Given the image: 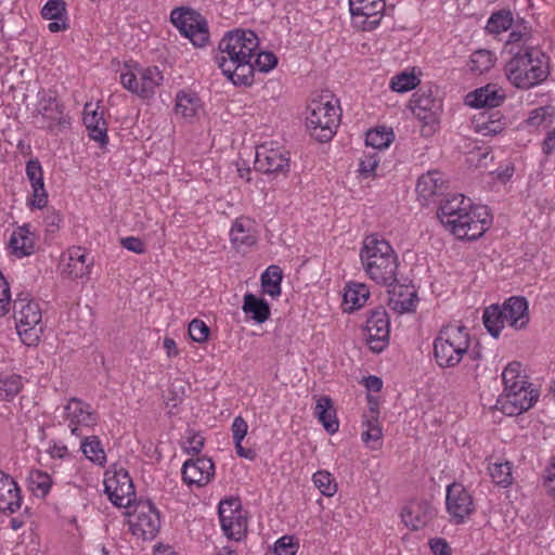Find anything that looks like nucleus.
Here are the masks:
<instances>
[{
    "label": "nucleus",
    "mask_w": 555,
    "mask_h": 555,
    "mask_svg": "<svg viewBox=\"0 0 555 555\" xmlns=\"http://www.w3.org/2000/svg\"><path fill=\"white\" fill-rule=\"evenodd\" d=\"M258 46L257 35L249 29L228 31L220 40L215 61L234 86L250 87L254 83L251 59Z\"/></svg>",
    "instance_id": "obj_1"
},
{
    "label": "nucleus",
    "mask_w": 555,
    "mask_h": 555,
    "mask_svg": "<svg viewBox=\"0 0 555 555\" xmlns=\"http://www.w3.org/2000/svg\"><path fill=\"white\" fill-rule=\"evenodd\" d=\"M504 70L509 82L518 89H529L548 76V57L533 46L512 48Z\"/></svg>",
    "instance_id": "obj_2"
},
{
    "label": "nucleus",
    "mask_w": 555,
    "mask_h": 555,
    "mask_svg": "<svg viewBox=\"0 0 555 555\" xmlns=\"http://www.w3.org/2000/svg\"><path fill=\"white\" fill-rule=\"evenodd\" d=\"M360 259L369 278L377 284L392 286L398 282V256L382 235L373 233L364 237Z\"/></svg>",
    "instance_id": "obj_3"
},
{
    "label": "nucleus",
    "mask_w": 555,
    "mask_h": 555,
    "mask_svg": "<svg viewBox=\"0 0 555 555\" xmlns=\"http://www.w3.org/2000/svg\"><path fill=\"white\" fill-rule=\"evenodd\" d=\"M470 337L464 325L443 326L434 340V356L440 367H454L468 353Z\"/></svg>",
    "instance_id": "obj_4"
},
{
    "label": "nucleus",
    "mask_w": 555,
    "mask_h": 555,
    "mask_svg": "<svg viewBox=\"0 0 555 555\" xmlns=\"http://www.w3.org/2000/svg\"><path fill=\"white\" fill-rule=\"evenodd\" d=\"M339 118V107L333 104L330 94H322L312 99L307 107V128L311 137L320 142H327L333 138Z\"/></svg>",
    "instance_id": "obj_5"
},
{
    "label": "nucleus",
    "mask_w": 555,
    "mask_h": 555,
    "mask_svg": "<svg viewBox=\"0 0 555 555\" xmlns=\"http://www.w3.org/2000/svg\"><path fill=\"white\" fill-rule=\"evenodd\" d=\"M17 334L27 346L36 345L42 333L41 310L28 295L20 293L13 304Z\"/></svg>",
    "instance_id": "obj_6"
},
{
    "label": "nucleus",
    "mask_w": 555,
    "mask_h": 555,
    "mask_svg": "<svg viewBox=\"0 0 555 555\" xmlns=\"http://www.w3.org/2000/svg\"><path fill=\"white\" fill-rule=\"evenodd\" d=\"M491 221L487 207L470 206L453 219H447L443 227L459 240L475 241L483 235Z\"/></svg>",
    "instance_id": "obj_7"
},
{
    "label": "nucleus",
    "mask_w": 555,
    "mask_h": 555,
    "mask_svg": "<svg viewBox=\"0 0 555 555\" xmlns=\"http://www.w3.org/2000/svg\"><path fill=\"white\" fill-rule=\"evenodd\" d=\"M129 530L143 540H152L160 528L159 512L150 501H139L127 511Z\"/></svg>",
    "instance_id": "obj_8"
},
{
    "label": "nucleus",
    "mask_w": 555,
    "mask_h": 555,
    "mask_svg": "<svg viewBox=\"0 0 555 555\" xmlns=\"http://www.w3.org/2000/svg\"><path fill=\"white\" fill-rule=\"evenodd\" d=\"M171 23L198 48L209 40L207 22L204 16L190 8H176L170 13Z\"/></svg>",
    "instance_id": "obj_9"
},
{
    "label": "nucleus",
    "mask_w": 555,
    "mask_h": 555,
    "mask_svg": "<svg viewBox=\"0 0 555 555\" xmlns=\"http://www.w3.org/2000/svg\"><path fill=\"white\" fill-rule=\"evenodd\" d=\"M539 391L527 380H522L516 389L503 392L496 400V409L508 416L519 415L533 406Z\"/></svg>",
    "instance_id": "obj_10"
},
{
    "label": "nucleus",
    "mask_w": 555,
    "mask_h": 555,
    "mask_svg": "<svg viewBox=\"0 0 555 555\" xmlns=\"http://www.w3.org/2000/svg\"><path fill=\"white\" fill-rule=\"evenodd\" d=\"M385 0H349L352 24L362 31H372L380 24Z\"/></svg>",
    "instance_id": "obj_11"
},
{
    "label": "nucleus",
    "mask_w": 555,
    "mask_h": 555,
    "mask_svg": "<svg viewBox=\"0 0 555 555\" xmlns=\"http://www.w3.org/2000/svg\"><path fill=\"white\" fill-rule=\"evenodd\" d=\"M38 101L35 112L44 121L50 131L63 129L69 126V118L64 114V106L60 103L57 94L52 90H40L37 94Z\"/></svg>",
    "instance_id": "obj_12"
},
{
    "label": "nucleus",
    "mask_w": 555,
    "mask_h": 555,
    "mask_svg": "<svg viewBox=\"0 0 555 555\" xmlns=\"http://www.w3.org/2000/svg\"><path fill=\"white\" fill-rule=\"evenodd\" d=\"M238 499L229 498L220 501L218 514L224 534L232 540L240 541L246 532L247 522L242 516Z\"/></svg>",
    "instance_id": "obj_13"
},
{
    "label": "nucleus",
    "mask_w": 555,
    "mask_h": 555,
    "mask_svg": "<svg viewBox=\"0 0 555 555\" xmlns=\"http://www.w3.org/2000/svg\"><path fill=\"white\" fill-rule=\"evenodd\" d=\"M446 506L451 521L455 525L463 524L475 512L472 494L463 485L457 482L448 486Z\"/></svg>",
    "instance_id": "obj_14"
},
{
    "label": "nucleus",
    "mask_w": 555,
    "mask_h": 555,
    "mask_svg": "<svg viewBox=\"0 0 555 555\" xmlns=\"http://www.w3.org/2000/svg\"><path fill=\"white\" fill-rule=\"evenodd\" d=\"M366 341L373 352H382L389 343L390 322L387 311L379 307L371 311L366 320Z\"/></svg>",
    "instance_id": "obj_15"
},
{
    "label": "nucleus",
    "mask_w": 555,
    "mask_h": 555,
    "mask_svg": "<svg viewBox=\"0 0 555 555\" xmlns=\"http://www.w3.org/2000/svg\"><path fill=\"white\" fill-rule=\"evenodd\" d=\"M105 493L115 506L132 507L135 501L134 486L126 469L116 470L113 478L105 480Z\"/></svg>",
    "instance_id": "obj_16"
},
{
    "label": "nucleus",
    "mask_w": 555,
    "mask_h": 555,
    "mask_svg": "<svg viewBox=\"0 0 555 555\" xmlns=\"http://www.w3.org/2000/svg\"><path fill=\"white\" fill-rule=\"evenodd\" d=\"M447 190L448 184L438 170L428 171L417 180V198L423 206L437 204L447 194Z\"/></svg>",
    "instance_id": "obj_17"
},
{
    "label": "nucleus",
    "mask_w": 555,
    "mask_h": 555,
    "mask_svg": "<svg viewBox=\"0 0 555 555\" xmlns=\"http://www.w3.org/2000/svg\"><path fill=\"white\" fill-rule=\"evenodd\" d=\"M255 169L263 173L286 175L289 170V153L259 146L256 151Z\"/></svg>",
    "instance_id": "obj_18"
},
{
    "label": "nucleus",
    "mask_w": 555,
    "mask_h": 555,
    "mask_svg": "<svg viewBox=\"0 0 555 555\" xmlns=\"http://www.w3.org/2000/svg\"><path fill=\"white\" fill-rule=\"evenodd\" d=\"M215 475V465L207 456L190 459L182 466V479L189 486L203 487L207 485Z\"/></svg>",
    "instance_id": "obj_19"
},
{
    "label": "nucleus",
    "mask_w": 555,
    "mask_h": 555,
    "mask_svg": "<svg viewBox=\"0 0 555 555\" xmlns=\"http://www.w3.org/2000/svg\"><path fill=\"white\" fill-rule=\"evenodd\" d=\"M65 415L69 421V428L73 435L82 436L80 426L91 427L96 423V414L90 410V405L83 401L72 398L65 405Z\"/></svg>",
    "instance_id": "obj_20"
},
{
    "label": "nucleus",
    "mask_w": 555,
    "mask_h": 555,
    "mask_svg": "<svg viewBox=\"0 0 555 555\" xmlns=\"http://www.w3.org/2000/svg\"><path fill=\"white\" fill-rule=\"evenodd\" d=\"M505 100V94L496 85H486L469 92L465 96V104L475 108L492 109L499 107Z\"/></svg>",
    "instance_id": "obj_21"
},
{
    "label": "nucleus",
    "mask_w": 555,
    "mask_h": 555,
    "mask_svg": "<svg viewBox=\"0 0 555 555\" xmlns=\"http://www.w3.org/2000/svg\"><path fill=\"white\" fill-rule=\"evenodd\" d=\"M503 319L516 330L526 327L529 322L528 301L522 296H512L501 306Z\"/></svg>",
    "instance_id": "obj_22"
},
{
    "label": "nucleus",
    "mask_w": 555,
    "mask_h": 555,
    "mask_svg": "<svg viewBox=\"0 0 555 555\" xmlns=\"http://www.w3.org/2000/svg\"><path fill=\"white\" fill-rule=\"evenodd\" d=\"M21 490L15 480L0 470V511L15 513L21 508Z\"/></svg>",
    "instance_id": "obj_23"
},
{
    "label": "nucleus",
    "mask_w": 555,
    "mask_h": 555,
    "mask_svg": "<svg viewBox=\"0 0 555 555\" xmlns=\"http://www.w3.org/2000/svg\"><path fill=\"white\" fill-rule=\"evenodd\" d=\"M390 287L388 289L389 307L398 313L412 312L417 301L416 292L412 291L409 286L397 285V283Z\"/></svg>",
    "instance_id": "obj_24"
},
{
    "label": "nucleus",
    "mask_w": 555,
    "mask_h": 555,
    "mask_svg": "<svg viewBox=\"0 0 555 555\" xmlns=\"http://www.w3.org/2000/svg\"><path fill=\"white\" fill-rule=\"evenodd\" d=\"M92 105L87 103L83 109V124L89 132L90 139L99 142L101 145L107 143V125L103 118V113L98 109L90 111Z\"/></svg>",
    "instance_id": "obj_25"
},
{
    "label": "nucleus",
    "mask_w": 555,
    "mask_h": 555,
    "mask_svg": "<svg viewBox=\"0 0 555 555\" xmlns=\"http://www.w3.org/2000/svg\"><path fill=\"white\" fill-rule=\"evenodd\" d=\"M437 204L439 205L437 217L442 225L446 224L447 219H453L472 206L469 202H465V197L462 194L451 196L446 194Z\"/></svg>",
    "instance_id": "obj_26"
},
{
    "label": "nucleus",
    "mask_w": 555,
    "mask_h": 555,
    "mask_svg": "<svg viewBox=\"0 0 555 555\" xmlns=\"http://www.w3.org/2000/svg\"><path fill=\"white\" fill-rule=\"evenodd\" d=\"M231 242L236 247L253 246L257 242V236L251 229V220L241 217L235 219L230 231Z\"/></svg>",
    "instance_id": "obj_27"
},
{
    "label": "nucleus",
    "mask_w": 555,
    "mask_h": 555,
    "mask_svg": "<svg viewBox=\"0 0 555 555\" xmlns=\"http://www.w3.org/2000/svg\"><path fill=\"white\" fill-rule=\"evenodd\" d=\"M314 414L328 434H335L338 430L339 423L330 397L323 396L317 401Z\"/></svg>",
    "instance_id": "obj_28"
},
{
    "label": "nucleus",
    "mask_w": 555,
    "mask_h": 555,
    "mask_svg": "<svg viewBox=\"0 0 555 555\" xmlns=\"http://www.w3.org/2000/svg\"><path fill=\"white\" fill-rule=\"evenodd\" d=\"M12 251L17 257L29 256L34 251V237L29 231V225L24 224L15 230L9 242Z\"/></svg>",
    "instance_id": "obj_29"
},
{
    "label": "nucleus",
    "mask_w": 555,
    "mask_h": 555,
    "mask_svg": "<svg viewBox=\"0 0 555 555\" xmlns=\"http://www.w3.org/2000/svg\"><path fill=\"white\" fill-rule=\"evenodd\" d=\"M370 292L365 284L348 283L344 293L345 311L351 312L361 308L369 299Z\"/></svg>",
    "instance_id": "obj_30"
},
{
    "label": "nucleus",
    "mask_w": 555,
    "mask_h": 555,
    "mask_svg": "<svg viewBox=\"0 0 555 555\" xmlns=\"http://www.w3.org/2000/svg\"><path fill=\"white\" fill-rule=\"evenodd\" d=\"M243 311L250 314V318L257 323H264L270 318V306L263 299L251 293L244 296Z\"/></svg>",
    "instance_id": "obj_31"
},
{
    "label": "nucleus",
    "mask_w": 555,
    "mask_h": 555,
    "mask_svg": "<svg viewBox=\"0 0 555 555\" xmlns=\"http://www.w3.org/2000/svg\"><path fill=\"white\" fill-rule=\"evenodd\" d=\"M282 278V270L279 266H269L261 275L262 292L271 297L280 296Z\"/></svg>",
    "instance_id": "obj_32"
},
{
    "label": "nucleus",
    "mask_w": 555,
    "mask_h": 555,
    "mask_svg": "<svg viewBox=\"0 0 555 555\" xmlns=\"http://www.w3.org/2000/svg\"><path fill=\"white\" fill-rule=\"evenodd\" d=\"M140 96L150 98L163 80L162 72L157 67H147L139 70Z\"/></svg>",
    "instance_id": "obj_33"
},
{
    "label": "nucleus",
    "mask_w": 555,
    "mask_h": 555,
    "mask_svg": "<svg viewBox=\"0 0 555 555\" xmlns=\"http://www.w3.org/2000/svg\"><path fill=\"white\" fill-rule=\"evenodd\" d=\"M364 418L365 420L362 422V426L365 429L361 435L362 441L372 450H377L380 446V440L383 437V431L378 418L367 415H364Z\"/></svg>",
    "instance_id": "obj_34"
},
{
    "label": "nucleus",
    "mask_w": 555,
    "mask_h": 555,
    "mask_svg": "<svg viewBox=\"0 0 555 555\" xmlns=\"http://www.w3.org/2000/svg\"><path fill=\"white\" fill-rule=\"evenodd\" d=\"M482 321L487 331L494 338L500 336L502 328L504 327L505 323H507L506 320L503 319V312L501 306L499 305H491L490 307L486 308L483 311Z\"/></svg>",
    "instance_id": "obj_35"
},
{
    "label": "nucleus",
    "mask_w": 555,
    "mask_h": 555,
    "mask_svg": "<svg viewBox=\"0 0 555 555\" xmlns=\"http://www.w3.org/2000/svg\"><path fill=\"white\" fill-rule=\"evenodd\" d=\"M430 517L431 511L428 506H408L402 512L404 524L414 530L424 527Z\"/></svg>",
    "instance_id": "obj_36"
},
{
    "label": "nucleus",
    "mask_w": 555,
    "mask_h": 555,
    "mask_svg": "<svg viewBox=\"0 0 555 555\" xmlns=\"http://www.w3.org/2000/svg\"><path fill=\"white\" fill-rule=\"evenodd\" d=\"M495 60V55L490 50L479 49L470 55L469 70L475 74H483L493 67Z\"/></svg>",
    "instance_id": "obj_37"
},
{
    "label": "nucleus",
    "mask_w": 555,
    "mask_h": 555,
    "mask_svg": "<svg viewBox=\"0 0 555 555\" xmlns=\"http://www.w3.org/2000/svg\"><path fill=\"white\" fill-rule=\"evenodd\" d=\"M81 451L91 462L103 465L106 462V455L102 443L96 436L86 437L81 442Z\"/></svg>",
    "instance_id": "obj_38"
},
{
    "label": "nucleus",
    "mask_w": 555,
    "mask_h": 555,
    "mask_svg": "<svg viewBox=\"0 0 555 555\" xmlns=\"http://www.w3.org/2000/svg\"><path fill=\"white\" fill-rule=\"evenodd\" d=\"M513 24V14L509 10L502 9L495 11L489 17L486 30L489 34H501L507 30Z\"/></svg>",
    "instance_id": "obj_39"
},
{
    "label": "nucleus",
    "mask_w": 555,
    "mask_h": 555,
    "mask_svg": "<svg viewBox=\"0 0 555 555\" xmlns=\"http://www.w3.org/2000/svg\"><path fill=\"white\" fill-rule=\"evenodd\" d=\"M199 108L198 99L195 95L185 93L183 91L177 94V102L175 111L177 114L191 118L194 117Z\"/></svg>",
    "instance_id": "obj_40"
},
{
    "label": "nucleus",
    "mask_w": 555,
    "mask_h": 555,
    "mask_svg": "<svg viewBox=\"0 0 555 555\" xmlns=\"http://www.w3.org/2000/svg\"><path fill=\"white\" fill-rule=\"evenodd\" d=\"M481 118L483 119L481 122L477 125L480 131H483V134H498L504 129V122L502 121V114L499 111L483 112L481 114Z\"/></svg>",
    "instance_id": "obj_41"
},
{
    "label": "nucleus",
    "mask_w": 555,
    "mask_h": 555,
    "mask_svg": "<svg viewBox=\"0 0 555 555\" xmlns=\"http://www.w3.org/2000/svg\"><path fill=\"white\" fill-rule=\"evenodd\" d=\"M23 387L22 377L20 375H9L0 378V400L12 401Z\"/></svg>",
    "instance_id": "obj_42"
},
{
    "label": "nucleus",
    "mask_w": 555,
    "mask_h": 555,
    "mask_svg": "<svg viewBox=\"0 0 555 555\" xmlns=\"http://www.w3.org/2000/svg\"><path fill=\"white\" fill-rule=\"evenodd\" d=\"M521 364L517 361L511 362L506 365L502 373V379L504 384V391H512V389H516L520 383L525 379V376H521Z\"/></svg>",
    "instance_id": "obj_43"
},
{
    "label": "nucleus",
    "mask_w": 555,
    "mask_h": 555,
    "mask_svg": "<svg viewBox=\"0 0 555 555\" xmlns=\"http://www.w3.org/2000/svg\"><path fill=\"white\" fill-rule=\"evenodd\" d=\"M414 112L420 118H426V115L422 116L421 112H434L439 107V101L433 95L431 90L428 92H416L413 95Z\"/></svg>",
    "instance_id": "obj_44"
},
{
    "label": "nucleus",
    "mask_w": 555,
    "mask_h": 555,
    "mask_svg": "<svg viewBox=\"0 0 555 555\" xmlns=\"http://www.w3.org/2000/svg\"><path fill=\"white\" fill-rule=\"evenodd\" d=\"M393 133L385 128L373 129L367 131L365 137V144L374 150H383L389 146L392 142Z\"/></svg>",
    "instance_id": "obj_45"
},
{
    "label": "nucleus",
    "mask_w": 555,
    "mask_h": 555,
    "mask_svg": "<svg viewBox=\"0 0 555 555\" xmlns=\"http://www.w3.org/2000/svg\"><path fill=\"white\" fill-rule=\"evenodd\" d=\"M313 483L325 496H333L337 492V482L327 470H318L312 476Z\"/></svg>",
    "instance_id": "obj_46"
},
{
    "label": "nucleus",
    "mask_w": 555,
    "mask_h": 555,
    "mask_svg": "<svg viewBox=\"0 0 555 555\" xmlns=\"http://www.w3.org/2000/svg\"><path fill=\"white\" fill-rule=\"evenodd\" d=\"M278 64V57L274 53L268 51H255V56L251 59L253 78L255 79V72L268 73L273 69Z\"/></svg>",
    "instance_id": "obj_47"
},
{
    "label": "nucleus",
    "mask_w": 555,
    "mask_h": 555,
    "mask_svg": "<svg viewBox=\"0 0 555 555\" xmlns=\"http://www.w3.org/2000/svg\"><path fill=\"white\" fill-rule=\"evenodd\" d=\"M69 260L72 262H78L79 269H70L67 271V275L72 279H79L89 273L90 263L87 262V254L81 247H74L69 249Z\"/></svg>",
    "instance_id": "obj_48"
},
{
    "label": "nucleus",
    "mask_w": 555,
    "mask_h": 555,
    "mask_svg": "<svg viewBox=\"0 0 555 555\" xmlns=\"http://www.w3.org/2000/svg\"><path fill=\"white\" fill-rule=\"evenodd\" d=\"M29 483L31 491L37 496H46L52 486L51 477L43 472L40 470H34L29 475Z\"/></svg>",
    "instance_id": "obj_49"
},
{
    "label": "nucleus",
    "mask_w": 555,
    "mask_h": 555,
    "mask_svg": "<svg viewBox=\"0 0 555 555\" xmlns=\"http://www.w3.org/2000/svg\"><path fill=\"white\" fill-rule=\"evenodd\" d=\"M488 470L496 485L507 487L512 483V465L509 462L490 464Z\"/></svg>",
    "instance_id": "obj_50"
},
{
    "label": "nucleus",
    "mask_w": 555,
    "mask_h": 555,
    "mask_svg": "<svg viewBox=\"0 0 555 555\" xmlns=\"http://www.w3.org/2000/svg\"><path fill=\"white\" fill-rule=\"evenodd\" d=\"M420 83V79L413 73L402 72L390 81L391 90L396 92H406L414 89Z\"/></svg>",
    "instance_id": "obj_51"
},
{
    "label": "nucleus",
    "mask_w": 555,
    "mask_h": 555,
    "mask_svg": "<svg viewBox=\"0 0 555 555\" xmlns=\"http://www.w3.org/2000/svg\"><path fill=\"white\" fill-rule=\"evenodd\" d=\"M44 20H62L67 17L66 3L64 0H49L41 10Z\"/></svg>",
    "instance_id": "obj_52"
},
{
    "label": "nucleus",
    "mask_w": 555,
    "mask_h": 555,
    "mask_svg": "<svg viewBox=\"0 0 555 555\" xmlns=\"http://www.w3.org/2000/svg\"><path fill=\"white\" fill-rule=\"evenodd\" d=\"M26 176L31 184V188H41L42 185H44L43 170L40 162L37 158L29 159L26 163Z\"/></svg>",
    "instance_id": "obj_53"
},
{
    "label": "nucleus",
    "mask_w": 555,
    "mask_h": 555,
    "mask_svg": "<svg viewBox=\"0 0 555 555\" xmlns=\"http://www.w3.org/2000/svg\"><path fill=\"white\" fill-rule=\"evenodd\" d=\"M210 328L199 319H194L189 324V335L196 343H205L208 339Z\"/></svg>",
    "instance_id": "obj_54"
},
{
    "label": "nucleus",
    "mask_w": 555,
    "mask_h": 555,
    "mask_svg": "<svg viewBox=\"0 0 555 555\" xmlns=\"http://www.w3.org/2000/svg\"><path fill=\"white\" fill-rule=\"evenodd\" d=\"M298 541L292 535L280 538L274 544L275 555H295L298 551Z\"/></svg>",
    "instance_id": "obj_55"
},
{
    "label": "nucleus",
    "mask_w": 555,
    "mask_h": 555,
    "mask_svg": "<svg viewBox=\"0 0 555 555\" xmlns=\"http://www.w3.org/2000/svg\"><path fill=\"white\" fill-rule=\"evenodd\" d=\"M530 35L526 31L513 30L509 33L508 39L505 43V52L508 53V50L512 48H520L530 46L529 42Z\"/></svg>",
    "instance_id": "obj_56"
},
{
    "label": "nucleus",
    "mask_w": 555,
    "mask_h": 555,
    "mask_svg": "<svg viewBox=\"0 0 555 555\" xmlns=\"http://www.w3.org/2000/svg\"><path fill=\"white\" fill-rule=\"evenodd\" d=\"M379 164V157L376 152L365 154L359 163V171L361 175L369 177L373 173Z\"/></svg>",
    "instance_id": "obj_57"
},
{
    "label": "nucleus",
    "mask_w": 555,
    "mask_h": 555,
    "mask_svg": "<svg viewBox=\"0 0 555 555\" xmlns=\"http://www.w3.org/2000/svg\"><path fill=\"white\" fill-rule=\"evenodd\" d=\"M543 487L546 489L548 495L555 498V455L544 469Z\"/></svg>",
    "instance_id": "obj_58"
},
{
    "label": "nucleus",
    "mask_w": 555,
    "mask_h": 555,
    "mask_svg": "<svg viewBox=\"0 0 555 555\" xmlns=\"http://www.w3.org/2000/svg\"><path fill=\"white\" fill-rule=\"evenodd\" d=\"M120 82L125 89L140 96V76L131 70L122 72Z\"/></svg>",
    "instance_id": "obj_59"
},
{
    "label": "nucleus",
    "mask_w": 555,
    "mask_h": 555,
    "mask_svg": "<svg viewBox=\"0 0 555 555\" xmlns=\"http://www.w3.org/2000/svg\"><path fill=\"white\" fill-rule=\"evenodd\" d=\"M48 204V193L44 185L33 188V197L28 201V205L33 208L42 209Z\"/></svg>",
    "instance_id": "obj_60"
},
{
    "label": "nucleus",
    "mask_w": 555,
    "mask_h": 555,
    "mask_svg": "<svg viewBox=\"0 0 555 555\" xmlns=\"http://www.w3.org/2000/svg\"><path fill=\"white\" fill-rule=\"evenodd\" d=\"M547 116H550L548 107L541 106L530 112L526 122L531 127H539L546 120Z\"/></svg>",
    "instance_id": "obj_61"
},
{
    "label": "nucleus",
    "mask_w": 555,
    "mask_h": 555,
    "mask_svg": "<svg viewBox=\"0 0 555 555\" xmlns=\"http://www.w3.org/2000/svg\"><path fill=\"white\" fill-rule=\"evenodd\" d=\"M205 438L198 433H194L188 438L184 449L188 453L197 455L204 448Z\"/></svg>",
    "instance_id": "obj_62"
},
{
    "label": "nucleus",
    "mask_w": 555,
    "mask_h": 555,
    "mask_svg": "<svg viewBox=\"0 0 555 555\" xmlns=\"http://www.w3.org/2000/svg\"><path fill=\"white\" fill-rule=\"evenodd\" d=\"M233 441H243L247 434L248 425L242 416H236L232 423Z\"/></svg>",
    "instance_id": "obj_63"
},
{
    "label": "nucleus",
    "mask_w": 555,
    "mask_h": 555,
    "mask_svg": "<svg viewBox=\"0 0 555 555\" xmlns=\"http://www.w3.org/2000/svg\"><path fill=\"white\" fill-rule=\"evenodd\" d=\"M430 548L435 555H452L450 545L442 538L430 540Z\"/></svg>",
    "instance_id": "obj_64"
}]
</instances>
